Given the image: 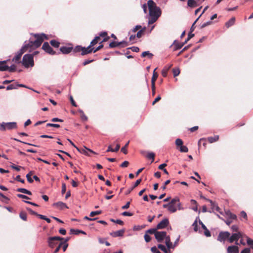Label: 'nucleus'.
I'll return each mask as SVG.
<instances>
[{
	"mask_svg": "<svg viewBox=\"0 0 253 253\" xmlns=\"http://www.w3.org/2000/svg\"><path fill=\"white\" fill-rule=\"evenodd\" d=\"M31 35H32L36 39L34 41L30 39L28 42L26 41L25 42L24 44L22 47V48L25 52H31L33 50L40 47L44 40L47 39L46 35L43 33L40 34H32Z\"/></svg>",
	"mask_w": 253,
	"mask_h": 253,
	"instance_id": "1",
	"label": "nucleus"
},
{
	"mask_svg": "<svg viewBox=\"0 0 253 253\" xmlns=\"http://www.w3.org/2000/svg\"><path fill=\"white\" fill-rule=\"evenodd\" d=\"M147 5L149 10L148 24H152L155 23L161 16V10L152 0H149L147 1Z\"/></svg>",
	"mask_w": 253,
	"mask_h": 253,
	"instance_id": "2",
	"label": "nucleus"
},
{
	"mask_svg": "<svg viewBox=\"0 0 253 253\" xmlns=\"http://www.w3.org/2000/svg\"><path fill=\"white\" fill-rule=\"evenodd\" d=\"M22 64L26 68L33 67L34 61L33 55L30 54H25L22 59Z\"/></svg>",
	"mask_w": 253,
	"mask_h": 253,
	"instance_id": "3",
	"label": "nucleus"
},
{
	"mask_svg": "<svg viewBox=\"0 0 253 253\" xmlns=\"http://www.w3.org/2000/svg\"><path fill=\"white\" fill-rule=\"evenodd\" d=\"M17 128V123L15 122H2L0 123V131H4L6 130H10Z\"/></svg>",
	"mask_w": 253,
	"mask_h": 253,
	"instance_id": "4",
	"label": "nucleus"
},
{
	"mask_svg": "<svg viewBox=\"0 0 253 253\" xmlns=\"http://www.w3.org/2000/svg\"><path fill=\"white\" fill-rule=\"evenodd\" d=\"M62 239V238L58 236L51 237L48 238L47 242L49 247L51 248H54L56 245H57L58 242Z\"/></svg>",
	"mask_w": 253,
	"mask_h": 253,
	"instance_id": "5",
	"label": "nucleus"
},
{
	"mask_svg": "<svg viewBox=\"0 0 253 253\" xmlns=\"http://www.w3.org/2000/svg\"><path fill=\"white\" fill-rule=\"evenodd\" d=\"M230 236V233L227 231L220 232L217 237V240L221 242H224L226 240L228 239Z\"/></svg>",
	"mask_w": 253,
	"mask_h": 253,
	"instance_id": "6",
	"label": "nucleus"
},
{
	"mask_svg": "<svg viewBox=\"0 0 253 253\" xmlns=\"http://www.w3.org/2000/svg\"><path fill=\"white\" fill-rule=\"evenodd\" d=\"M167 232L165 231H158L156 233L155 238L158 242H162L167 237Z\"/></svg>",
	"mask_w": 253,
	"mask_h": 253,
	"instance_id": "7",
	"label": "nucleus"
},
{
	"mask_svg": "<svg viewBox=\"0 0 253 253\" xmlns=\"http://www.w3.org/2000/svg\"><path fill=\"white\" fill-rule=\"evenodd\" d=\"M42 48L45 52L51 55H54L55 53V52L53 50L52 48L50 47L49 43L47 42H45L43 44Z\"/></svg>",
	"mask_w": 253,
	"mask_h": 253,
	"instance_id": "8",
	"label": "nucleus"
},
{
	"mask_svg": "<svg viewBox=\"0 0 253 253\" xmlns=\"http://www.w3.org/2000/svg\"><path fill=\"white\" fill-rule=\"evenodd\" d=\"M242 237V234L240 232L234 233L231 235V237H229V242L231 243H233L234 241H236L237 242L239 238H241Z\"/></svg>",
	"mask_w": 253,
	"mask_h": 253,
	"instance_id": "9",
	"label": "nucleus"
},
{
	"mask_svg": "<svg viewBox=\"0 0 253 253\" xmlns=\"http://www.w3.org/2000/svg\"><path fill=\"white\" fill-rule=\"evenodd\" d=\"M169 224V219L168 218H165L163 219L157 225V229H162L166 228Z\"/></svg>",
	"mask_w": 253,
	"mask_h": 253,
	"instance_id": "10",
	"label": "nucleus"
},
{
	"mask_svg": "<svg viewBox=\"0 0 253 253\" xmlns=\"http://www.w3.org/2000/svg\"><path fill=\"white\" fill-rule=\"evenodd\" d=\"M77 150L80 153L84 154L86 155H89V153H94V152L91 150L84 147L83 148L80 149L78 147L77 148Z\"/></svg>",
	"mask_w": 253,
	"mask_h": 253,
	"instance_id": "11",
	"label": "nucleus"
},
{
	"mask_svg": "<svg viewBox=\"0 0 253 253\" xmlns=\"http://www.w3.org/2000/svg\"><path fill=\"white\" fill-rule=\"evenodd\" d=\"M127 45V43L126 41H122L121 42H112V48L115 47L117 46H122V47H125Z\"/></svg>",
	"mask_w": 253,
	"mask_h": 253,
	"instance_id": "12",
	"label": "nucleus"
},
{
	"mask_svg": "<svg viewBox=\"0 0 253 253\" xmlns=\"http://www.w3.org/2000/svg\"><path fill=\"white\" fill-rule=\"evenodd\" d=\"M170 204L175 205L177 206L178 210H181L182 208L181 207V204L179 202V199L177 197L174 198L171 200V201L169 203Z\"/></svg>",
	"mask_w": 253,
	"mask_h": 253,
	"instance_id": "13",
	"label": "nucleus"
},
{
	"mask_svg": "<svg viewBox=\"0 0 253 253\" xmlns=\"http://www.w3.org/2000/svg\"><path fill=\"white\" fill-rule=\"evenodd\" d=\"M126 231L125 229H123L112 233V236L114 237H123Z\"/></svg>",
	"mask_w": 253,
	"mask_h": 253,
	"instance_id": "14",
	"label": "nucleus"
},
{
	"mask_svg": "<svg viewBox=\"0 0 253 253\" xmlns=\"http://www.w3.org/2000/svg\"><path fill=\"white\" fill-rule=\"evenodd\" d=\"M92 46L89 45L87 47H83V50L81 54L82 55H84L85 54L90 53L92 52L94 48L91 47Z\"/></svg>",
	"mask_w": 253,
	"mask_h": 253,
	"instance_id": "15",
	"label": "nucleus"
},
{
	"mask_svg": "<svg viewBox=\"0 0 253 253\" xmlns=\"http://www.w3.org/2000/svg\"><path fill=\"white\" fill-rule=\"evenodd\" d=\"M53 205L60 210H63L64 208H68L66 204L62 202L55 203Z\"/></svg>",
	"mask_w": 253,
	"mask_h": 253,
	"instance_id": "16",
	"label": "nucleus"
},
{
	"mask_svg": "<svg viewBox=\"0 0 253 253\" xmlns=\"http://www.w3.org/2000/svg\"><path fill=\"white\" fill-rule=\"evenodd\" d=\"M227 253H239V248L236 246H229L227 250Z\"/></svg>",
	"mask_w": 253,
	"mask_h": 253,
	"instance_id": "17",
	"label": "nucleus"
},
{
	"mask_svg": "<svg viewBox=\"0 0 253 253\" xmlns=\"http://www.w3.org/2000/svg\"><path fill=\"white\" fill-rule=\"evenodd\" d=\"M199 224L201 225L202 228L204 230V235L208 237L211 236L210 231L207 229L205 224L201 221H199Z\"/></svg>",
	"mask_w": 253,
	"mask_h": 253,
	"instance_id": "18",
	"label": "nucleus"
},
{
	"mask_svg": "<svg viewBox=\"0 0 253 253\" xmlns=\"http://www.w3.org/2000/svg\"><path fill=\"white\" fill-rule=\"evenodd\" d=\"M141 179H137L135 182L134 184L131 188H129L126 193V195L129 194L135 187H136L141 182Z\"/></svg>",
	"mask_w": 253,
	"mask_h": 253,
	"instance_id": "19",
	"label": "nucleus"
},
{
	"mask_svg": "<svg viewBox=\"0 0 253 253\" xmlns=\"http://www.w3.org/2000/svg\"><path fill=\"white\" fill-rule=\"evenodd\" d=\"M25 52V51L21 48L19 51L17 52V54L13 58V61H18L21 58L22 55Z\"/></svg>",
	"mask_w": 253,
	"mask_h": 253,
	"instance_id": "20",
	"label": "nucleus"
},
{
	"mask_svg": "<svg viewBox=\"0 0 253 253\" xmlns=\"http://www.w3.org/2000/svg\"><path fill=\"white\" fill-rule=\"evenodd\" d=\"M73 48L72 47L62 46L60 48V51L63 54H68L71 52Z\"/></svg>",
	"mask_w": 253,
	"mask_h": 253,
	"instance_id": "21",
	"label": "nucleus"
},
{
	"mask_svg": "<svg viewBox=\"0 0 253 253\" xmlns=\"http://www.w3.org/2000/svg\"><path fill=\"white\" fill-rule=\"evenodd\" d=\"M7 62V60L0 61V71H7L8 68V66L6 65L5 64Z\"/></svg>",
	"mask_w": 253,
	"mask_h": 253,
	"instance_id": "22",
	"label": "nucleus"
},
{
	"mask_svg": "<svg viewBox=\"0 0 253 253\" xmlns=\"http://www.w3.org/2000/svg\"><path fill=\"white\" fill-rule=\"evenodd\" d=\"M165 240H166V241H165V243H166V245L167 247V248L169 249H170L171 248H172L173 247H172V243L170 242V237L169 236H167L165 238Z\"/></svg>",
	"mask_w": 253,
	"mask_h": 253,
	"instance_id": "23",
	"label": "nucleus"
},
{
	"mask_svg": "<svg viewBox=\"0 0 253 253\" xmlns=\"http://www.w3.org/2000/svg\"><path fill=\"white\" fill-rule=\"evenodd\" d=\"M227 217L231 220H236L237 216L236 214L232 213L230 211H228L226 212Z\"/></svg>",
	"mask_w": 253,
	"mask_h": 253,
	"instance_id": "24",
	"label": "nucleus"
},
{
	"mask_svg": "<svg viewBox=\"0 0 253 253\" xmlns=\"http://www.w3.org/2000/svg\"><path fill=\"white\" fill-rule=\"evenodd\" d=\"M107 34L106 32H102L99 34L98 37H100V39H101V38H102L101 41V42L107 41V40L109 39V38L107 37Z\"/></svg>",
	"mask_w": 253,
	"mask_h": 253,
	"instance_id": "25",
	"label": "nucleus"
},
{
	"mask_svg": "<svg viewBox=\"0 0 253 253\" xmlns=\"http://www.w3.org/2000/svg\"><path fill=\"white\" fill-rule=\"evenodd\" d=\"M235 22V18L234 17H232L229 21L225 23V26L228 28L231 26L233 25Z\"/></svg>",
	"mask_w": 253,
	"mask_h": 253,
	"instance_id": "26",
	"label": "nucleus"
},
{
	"mask_svg": "<svg viewBox=\"0 0 253 253\" xmlns=\"http://www.w3.org/2000/svg\"><path fill=\"white\" fill-rule=\"evenodd\" d=\"M219 139L218 135H214V136H211L208 138L209 142L211 143L217 141Z\"/></svg>",
	"mask_w": 253,
	"mask_h": 253,
	"instance_id": "27",
	"label": "nucleus"
},
{
	"mask_svg": "<svg viewBox=\"0 0 253 253\" xmlns=\"http://www.w3.org/2000/svg\"><path fill=\"white\" fill-rule=\"evenodd\" d=\"M171 65H170L169 67H165L162 71V75L164 77H166L168 74L169 70L171 68Z\"/></svg>",
	"mask_w": 253,
	"mask_h": 253,
	"instance_id": "28",
	"label": "nucleus"
},
{
	"mask_svg": "<svg viewBox=\"0 0 253 253\" xmlns=\"http://www.w3.org/2000/svg\"><path fill=\"white\" fill-rule=\"evenodd\" d=\"M17 191L18 192H21L22 193H24L29 195H32L31 192L25 188H19L17 189Z\"/></svg>",
	"mask_w": 253,
	"mask_h": 253,
	"instance_id": "29",
	"label": "nucleus"
},
{
	"mask_svg": "<svg viewBox=\"0 0 253 253\" xmlns=\"http://www.w3.org/2000/svg\"><path fill=\"white\" fill-rule=\"evenodd\" d=\"M187 5L190 7H195L198 6L196 1L194 0H188Z\"/></svg>",
	"mask_w": 253,
	"mask_h": 253,
	"instance_id": "30",
	"label": "nucleus"
},
{
	"mask_svg": "<svg viewBox=\"0 0 253 253\" xmlns=\"http://www.w3.org/2000/svg\"><path fill=\"white\" fill-rule=\"evenodd\" d=\"M190 203L192 206V210L197 211H198V205L197 202L195 200H191Z\"/></svg>",
	"mask_w": 253,
	"mask_h": 253,
	"instance_id": "31",
	"label": "nucleus"
},
{
	"mask_svg": "<svg viewBox=\"0 0 253 253\" xmlns=\"http://www.w3.org/2000/svg\"><path fill=\"white\" fill-rule=\"evenodd\" d=\"M146 56H148L149 59H151L153 56V54L149 51L143 52L141 54V57H145Z\"/></svg>",
	"mask_w": 253,
	"mask_h": 253,
	"instance_id": "32",
	"label": "nucleus"
},
{
	"mask_svg": "<svg viewBox=\"0 0 253 253\" xmlns=\"http://www.w3.org/2000/svg\"><path fill=\"white\" fill-rule=\"evenodd\" d=\"M101 41V39H100V37L96 36L95 38L90 42V45L93 46L96 44L97 42Z\"/></svg>",
	"mask_w": 253,
	"mask_h": 253,
	"instance_id": "33",
	"label": "nucleus"
},
{
	"mask_svg": "<svg viewBox=\"0 0 253 253\" xmlns=\"http://www.w3.org/2000/svg\"><path fill=\"white\" fill-rule=\"evenodd\" d=\"M178 209L177 206H176L175 205H173L169 204V211L171 212H175Z\"/></svg>",
	"mask_w": 253,
	"mask_h": 253,
	"instance_id": "34",
	"label": "nucleus"
},
{
	"mask_svg": "<svg viewBox=\"0 0 253 253\" xmlns=\"http://www.w3.org/2000/svg\"><path fill=\"white\" fill-rule=\"evenodd\" d=\"M156 69H155L153 71V76H152V79H151V82L155 83L156 81L157 80V79L158 78V74L156 72Z\"/></svg>",
	"mask_w": 253,
	"mask_h": 253,
	"instance_id": "35",
	"label": "nucleus"
},
{
	"mask_svg": "<svg viewBox=\"0 0 253 253\" xmlns=\"http://www.w3.org/2000/svg\"><path fill=\"white\" fill-rule=\"evenodd\" d=\"M70 232L72 234H76V235H77L79 233H82L83 234H86L85 232L83 231H82V230H76V229H71L70 230Z\"/></svg>",
	"mask_w": 253,
	"mask_h": 253,
	"instance_id": "36",
	"label": "nucleus"
},
{
	"mask_svg": "<svg viewBox=\"0 0 253 253\" xmlns=\"http://www.w3.org/2000/svg\"><path fill=\"white\" fill-rule=\"evenodd\" d=\"M145 30H146V28L145 27H144L142 29H141L140 31H139L137 33L136 36L138 38H140L142 37V35L144 34V32L145 31Z\"/></svg>",
	"mask_w": 253,
	"mask_h": 253,
	"instance_id": "37",
	"label": "nucleus"
},
{
	"mask_svg": "<svg viewBox=\"0 0 253 253\" xmlns=\"http://www.w3.org/2000/svg\"><path fill=\"white\" fill-rule=\"evenodd\" d=\"M158 247L165 253H168V249H167L164 245L162 244H159L158 245Z\"/></svg>",
	"mask_w": 253,
	"mask_h": 253,
	"instance_id": "38",
	"label": "nucleus"
},
{
	"mask_svg": "<svg viewBox=\"0 0 253 253\" xmlns=\"http://www.w3.org/2000/svg\"><path fill=\"white\" fill-rule=\"evenodd\" d=\"M155 154L153 152L149 153L147 155V158L149 159H152V163L154 162Z\"/></svg>",
	"mask_w": 253,
	"mask_h": 253,
	"instance_id": "39",
	"label": "nucleus"
},
{
	"mask_svg": "<svg viewBox=\"0 0 253 253\" xmlns=\"http://www.w3.org/2000/svg\"><path fill=\"white\" fill-rule=\"evenodd\" d=\"M157 229L156 228H151L147 231H146V233L147 234H154L156 235V233H157L158 231H157Z\"/></svg>",
	"mask_w": 253,
	"mask_h": 253,
	"instance_id": "40",
	"label": "nucleus"
},
{
	"mask_svg": "<svg viewBox=\"0 0 253 253\" xmlns=\"http://www.w3.org/2000/svg\"><path fill=\"white\" fill-rule=\"evenodd\" d=\"M178 149L181 152L186 153L188 152V148L186 146H184L183 145L180 146Z\"/></svg>",
	"mask_w": 253,
	"mask_h": 253,
	"instance_id": "41",
	"label": "nucleus"
},
{
	"mask_svg": "<svg viewBox=\"0 0 253 253\" xmlns=\"http://www.w3.org/2000/svg\"><path fill=\"white\" fill-rule=\"evenodd\" d=\"M183 45V43L176 42V41H174L175 50L180 49Z\"/></svg>",
	"mask_w": 253,
	"mask_h": 253,
	"instance_id": "42",
	"label": "nucleus"
},
{
	"mask_svg": "<svg viewBox=\"0 0 253 253\" xmlns=\"http://www.w3.org/2000/svg\"><path fill=\"white\" fill-rule=\"evenodd\" d=\"M99 242L100 244H105V245L107 246H109L110 245V243L106 241V239L104 238H99L98 239Z\"/></svg>",
	"mask_w": 253,
	"mask_h": 253,
	"instance_id": "43",
	"label": "nucleus"
},
{
	"mask_svg": "<svg viewBox=\"0 0 253 253\" xmlns=\"http://www.w3.org/2000/svg\"><path fill=\"white\" fill-rule=\"evenodd\" d=\"M247 243L248 245L253 249V240L249 237H247Z\"/></svg>",
	"mask_w": 253,
	"mask_h": 253,
	"instance_id": "44",
	"label": "nucleus"
},
{
	"mask_svg": "<svg viewBox=\"0 0 253 253\" xmlns=\"http://www.w3.org/2000/svg\"><path fill=\"white\" fill-rule=\"evenodd\" d=\"M50 42L55 47H58L59 46V42L55 40H51Z\"/></svg>",
	"mask_w": 253,
	"mask_h": 253,
	"instance_id": "45",
	"label": "nucleus"
},
{
	"mask_svg": "<svg viewBox=\"0 0 253 253\" xmlns=\"http://www.w3.org/2000/svg\"><path fill=\"white\" fill-rule=\"evenodd\" d=\"M175 144L177 147H179L183 145V141L181 139L177 138L175 140Z\"/></svg>",
	"mask_w": 253,
	"mask_h": 253,
	"instance_id": "46",
	"label": "nucleus"
},
{
	"mask_svg": "<svg viewBox=\"0 0 253 253\" xmlns=\"http://www.w3.org/2000/svg\"><path fill=\"white\" fill-rule=\"evenodd\" d=\"M101 213V211H91L90 213V216H91V217H93V216H94L95 215H99Z\"/></svg>",
	"mask_w": 253,
	"mask_h": 253,
	"instance_id": "47",
	"label": "nucleus"
},
{
	"mask_svg": "<svg viewBox=\"0 0 253 253\" xmlns=\"http://www.w3.org/2000/svg\"><path fill=\"white\" fill-rule=\"evenodd\" d=\"M174 77L178 76L180 73V70L178 68H174L172 69Z\"/></svg>",
	"mask_w": 253,
	"mask_h": 253,
	"instance_id": "48",
	"label": "nucleus"
},
{
	"mask_svg": "<svg viewBox=\"0 0 253 253\" xmlns=\"http://www.w3.org/2000/svg\"><path fill=\"white\" fill-rule=\"evenodd\" d=\"M19 216L24 221L27 220V214L26 213L22 212L20 213Z\"/></svg>",
	"mask_w": 253,
	"mask_h": 253,
	"instance_id": "49",
	"label": "nucleus"
},
{
	"mask_svg": "<svg viewBox=\"0 0 253 253\" xmlns=\"http://www.w3.org/2000/svg\"><path fill=\"white\" fill-rule=\"evenodd\" d=\"M144 237L145 241L147 243L149 242L151 240V237L147 233L145 234Z\"/></svg>",
	"mask_w": 253,
	"mask_h": 253,
	"instance_id": "50",
	"label": "nucleus"
},
{
	"mask_svg": "<svg viewBox=\"0 0 253 253\" xmlns=\"http://www.w3.org/2000/svg\"><path fill=\"white\" fill-rule=\"evenodd\" d=\"M16 70V66L15 65H12L10 67H8V71L10 72L15 71Z\"/></svg>",
	"mask_w": 253,
	"mask_h": 253,
	"instance_id": "51",
	"label": "nucleus"
},
{
	"mask_svg": "<svg viewBox=\"0 0 253 253\" xmlns=\"http://www.w3.org/2000/svg\"><path fill=\"white\" fill-rule=\"evenodd\" d=\"M201 143H203V146L206 147V144H207L206 139L204 138L200 139L199 140V143H198L199 145H201Z\"/></svg>",
	"mask_w": 253,
	"mask_h": 253,
	"instance_id": "52",
	"label": "nucleus"
},
{
	"mask_svg": "<svg viewBox=\"0 0 253 253\" xmlns=\"http://www.w3.org/2000/svg\"><path fill=\"white\" fill-rule=\"evenodd\" d=\"M112 222H113L114 223H117V224H119L121 225H124V222L121 220H120V219H117V220H114V219H112Z\"/></svg>",
	"mask_w": 253,
	"mask_h": 253,
	"instance_id": "53",
	"label": "nucleus"
},
{
	"mask_svg": "<svg viewBox=\"0 0 253 253\" xmlns=\"http://www.w3.org/2000/svg\"><path fill=\"white\" fill-rule=\"evenodd\" d=\"M192 226L194 228V230L195 232H197L198 231V224L197 220H195L194 222L192 224Z\"/></svg>",
	"mask_w": 253,
	"mask_h": 253,
	"instance_id": "54",
	"label": "nucleus"
},
{
	"mask_svg": "<svg viewBox=\"0 0 253 253\" xmlns=\"http://www.w3.org/2000/svg\"><path fill=\"white\" fill-rule=\"evenodd\" d=\"M161 99V97L159 95L155 99L154 101L152 102V105H154L157 102L159 101Z\"/></svg>",
	"mask_w": 253,
	"mask_h": 253,
	"instance_id": "55",
	"label": "nucleus"
},
{
	"mask_svg": "<svg viewBox=\"0 0 253 253\" xmlns=\"http://www.w3.org/2000/svg\"><path fill=\"white\" fill-rule=\"evenodd\" d=\"M241 216L243 217V218L245 219L246 220H247V214L246 212L244 211H242L241 212Z\"/></svg>",
	"mask_w": 253,
	"mask_h": 253,
	"instance_id": "56",
	"label": "nucleus"
},
{
	"mask_svg": "<svg viewBox=\"0 0 253 253\" xmlns=\"http://www.w3.org/2000/svg\"><path fill=\"white\" fill-rule=\"evenodd\" d=\"M231 230H232L233 232H236V233H237L238 232H239L238 226L237 225H233L231 227Z\"/></svg>",
	"mask_w": 253,
	"mask_h": 253,
	"instance_id": "57",
	"label": "nucleus"
},
{
	"mask_svg": "<svg viewBox=\"0 0 253 253\" xmlns=\"http://www.w3.org/2000/svg\"><path fill=\"white\" fill-rule=\"evenodd\" d=\"M46 126H52V127H60V125L58 124H50V123L47 124Z\"/></svg>",
	"mask_w": 253,
	"mask_h": 253,
	"instance_id": "58",
	"label": "nucleus"
},
{
	"mask_svg": "<svg viewBox=\"0 0 253 253\" xmlns=\"http://www.w3.org/2000/svg\"><path fill=\"white\" fill-rule=\"evenodd\" d=\"M129 165V162L128 161H124L121 165V167L122 168H126Z\"/></svg>",
	"mask_w": 253,
	"mask_h": 253,
	"instance_id": "59",
	"label": "nucleus"
},
{
	"mask_svg": "<svg viewBox=\"0 0 253 253\" xmlns=\"http://www.w3.org/2000/svg\"><path fill=\"white\" fill-rule=\"evenodd\" d=\"M83 50V47L80 45H78L75 48V52H82Z\"/></svg>",
	"mask_w": 253,
	"mask_h": 253,
	"instance_id": "60",
	"label": "nucleus"
},
{
	"mask_svg": "<svg viewBox=\"0 0 253 253\" xmlns=\"http://www.w3.org/2000/svg\"><path fill=\"white\" fill-rule=\"evenodd\" d=\"M66 190V184L65 183H62V190H61V193L62 194L65 193Z\"/></svg>",
	"mask_w": 253,
	"mask_h": 253,
	"instance_id": "61",
	"label": "nucleus"
},
{
	"mask_svg": "<svg viewBox=\"0 0 253 253\" xmlns=\"http://www.w3.org/2000/svg\"><path fill=\"white\" fill-rule=\"evenodd\" d=\"M130 49L133 52H138L139 51V48L137 46H132L130 47Z\"/></svg>",
	"mask_w": 253,
	"mask_h": 253,
	"instance_id": "62",
	"label": "nucleus"
},
{
	"mask_svg": "<svg viewBox=\"0 0 253 253\" xmlns=\"http://www.w3.org/2000/svg\"><path fill=\"white\" fill-rule=\"evenodd\" d=\"M16 88H17V87L13 84H10L6 87L7 90H11Z\"/></svg>",
	"mask_w": 253,
	"mask_h": 253,
	"instance_id": "63",
	"label": "nucleus"
},
{
	"mask_svg": "<svg viewBox=\"0 0 253 253\" xmlns=\"http://www.w3.org/2000/svg\"><path fill=\"white\" fill-rule=\"evenodd\" d=\"M140 29H141V26H140V25H137L132 30V31L133 33H135L137 31H138V30H139Z\"/></svg>",
	"mask_w": 253,
	"mask_h": 253,
	"instance_id": "64",
	"label": "nucleus"
}]
</instances>
